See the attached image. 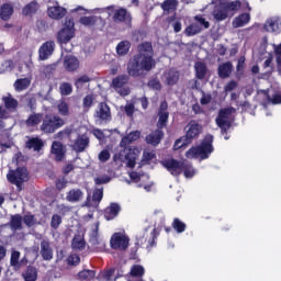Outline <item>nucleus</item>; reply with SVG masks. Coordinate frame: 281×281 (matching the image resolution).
<instances>
[{
    "label": "nucleus",
    "mask_w": 281,
    "mask_h": 281,
    "mask_svg": "<svg viewBox=\"0 0 281 281\" xmlns=\"http://www.w3.org/2000/svg\"><path fill=\"white\" fill-rule=\"evenodd\" d=\"M153 56H155V53L153 52V44L150 42L138 45V54L128 63L127 74L137 78V76H142V71H150L155 67Z\"/></svg>",
    "instance_id": "obj_1"
},
{
    "label": "nucleus",
    "mask_w": 281,
    "mask_h": 281,
    "mask_svg": "<svg viewBox=\"0 0 281 281\" xmlns=\"http://www.w3.org/2000/svg\"><path fill=\"white\" fill-rule=\"evenodd\" d=\"M212 142V135L206 136L200 146L192 147L186 153L187 159H207V157L214 153Z\"/></svg>",
    "instance_id": "obj_2"
},
{
    "label": "nucleus",
    "mask_w": 281,
    "mask_h": 281,
    "mask_svg": "<svg viewBox=\"0 0 281 281\" xmlns=\"http://www.w3.org/2000/svg\"><path fill=\"white\" fill-rule=\"evenodd\" d=\"M240 10V1L221 2L213 10V16L215 21H225L228 16H232Z\"/></svg>",
    "instance_id": "obj_3"
},
{
    "label": "nucleus",
    "mask_w": 281,
    "mask_h": 281,
    "mask_svg": "<svg viewBox=\"0 0 281 281\" xmlns=\"http://www.w3.org/2000/svg\"><path fill=\"white\" fill-rule=\"evenodd\" d=\"M76 36V24L74 19L66 18L64 27L57 34V41L61 45V48L65 49V45Z\"/></svg>",
    "instance_id": "obj_4"
},
{
    "label": "nucleus",
    "mask_w": 281,
    "mask_h": 281,
    "mask_svg": "<svg viewBox=\"0 0 281 281\" xmlns=\"http://www.w3.org/2000/svg\"><path fill=\"white\" fill-rule=\"evenodd\" d=\"M142 155V149L137 147L125 148L119 155L114 156V161H126L127 168H133L137 164V157Z\"/></svg>",
    "instance_id": "obj_5"
},
{
    "label": "nucleus",
    "mask_w": 281,
    "mask_h": 281,
    "mask_svg": "<svg viewBox=\"0 0 281 281\" xmlns=\"http://www.w3.org/2000/svg\"><path fill=\"white\" fill-rule=\"evenodd\" d=\"M236 113V110L234 108H226L224 110H221L217 117L215 119V122L218 127H221V131L223 135L232 128V122H234V114Z\"/></svg>",
    "instance_id": "obj_6"
},
{
    "label": "nucleus",
    "mask_w": 281,
    "mask_h": 281,
    "mask_svg": "<svg viewBox=\"0 0 281 281\" xmlns=\"http://www.w3.org/2000/svg\"><path fill=\"white\" fill-rule=\"evenodd\" d=\"M61 126H65V121L60 116L47 115L43 120L41 131H43V133H55L58 128H61Z\"/></svg>",
    "instance_id": "obj_7"
},
{
    "label": "nucleus",
    "mask_w": 281,
    "mask_h": 281,
    "mask_svg": "<svg viewBox=\"0 0 281 281\" xmlns=\"http://www.w3.org/2000/svg\"><path fill=\"white\" fill-rule=\"evenodd\" d=\"M8 181L10 183H13L16 186L18 190L21 191V183H25V181H29L30 179V173L27 172L26 168H18L16 170H11L7 175Z\"/></svg>",
    "instance_id": "obj_8"
},
{
    "label": "nucleus",
    "mask_w": 281,
    "mask_h": 281,
    "mask_svg": "<svg viewBox=\"0 0 281 281\" xmlns=\"http://www.w3.org/2000/svg\"><path fill=\"white\" fill-rule=\"evenodd\" d=\"M194 21L191 25H189L184 34L188 36H196V34H201L203 27L207 30L210 27V23L201 15H195Z\"/></svg>",
    "instance_id": "obj_9"
},
{
    "label": "nucleus",
    "mask_w": 281,
    "mask_h": 281,
    "mask_svg": "<svg viewBox=\"0 0 281 281\" xmlns=\"http://www.w3.org/2000/svg\"><path fill=\"white\" fill-rule=\"evenodd\" d=\"M128 83V76L121 75L112 80V88L119 95H128L131 93V88L126 85Z\"/></svg>",
    "instance_id": "obj_10"
},
{
    "label": "nucleus",
    "mask_w": 281,
    "mask_h": 281,
    "mask_svg": "<svg viewBox=\"0 0 281 281\" xmlns=\"http://www.w3.org/2000/svg\"><path fill=\"white\" fill-rule=\"evenodd\" d=\"M128 237L122 233L113 234L110 240L112 249H120L121 251H124V249L128 248Z\"/></svg>",
    "instance_id": "obj_11"
},
{
    "label": "nucleus",
    "mask_w": 281,
    "mask_h": 281,
    "mask_svg": "<svg viewBox=\"0 0 281 281\" xmlns=\"http://www.w3.org/2000/svg\"><path fill=\"white\" fill-rule=\"evenodd\" d=\"M98 229H100V222H95L94 225L91 227L89 232L90 236V244L94 249H104L105 244L104 240L100 238V234L98 233Z\"/></svg>",
    "instance_id": "obj_12"
},
{
    "label": "nucleus",
    "mask_w": 281,
    "mask_h": 281,
    "mask_svg": "<svg viewBox=\"0 0 281 281\" xmlns=\"http://www.w3.org/2000/svg\"><path fill=\"white\" fill-rule=\"evenodd\" d=\"M47 15L49 16V19L60 21V19H65V16L67 15V9L61 7L58 2H53L47 8Z\"/></svg>",
    "instance_id": "obj_13"
},
{
    "label": "nucleus",
    "mask_w": 281,
    "mask_h": 281,
    "mask_svg": "<svg viewBox=\"0 0 281 281\" xmlns=\"http://www.w3.org/2000/svg\"><path fill=\"white\" fill-rule=\"evenodd\" d=\"M5 108L0 106V120H5L10 113L8 111H14L16 106H19V102L16 99L12 98V95H7L2 98Z\"/></svg>",
    "instance_id": "obj_14"
},
{
    "label": "nucleus",
    "mask_w": 281,
    "mask_h": 281,
    "mask_svg": "<svg viewBox=\"0 0 281 281\" xmlns=\"http://www.w3.org/2000/svg\"><path fill=\"white\" fill-rule=\"evenodd\" d=\"M161 164L164 168H166L170 172V175H172L173 177H178V175H181V172H183V165L186 162H181L171 158L164 160Z\"/></svg>",
    "instance_id": "obj_15"
},
{
    "label": "nucleus",
    "mask_w": 281,
    "mask_h": 281,
    "mask_svg": "<svg viewBox=\"0 0 281 281\" xmlns=\"http://www.w3.org/2000/svg\"><path fill=\"white\" fill-rule=\"evenodd\" d=\"M203 127L195 121H191L186 127V140L192 143V139H196L198 135H201Z\"/></svg>",
    "instance_id": "obj_16"
},
{
    "label": "nucleus",
    "mask_w": 281,
    "mask_h": 281,
    "mask_svg": "<svg viewBox=\"0 0 281 281\" xmlns=\"http://www.w3.org/2000/svg\"><path fill=\"white\" fill-rule=\"evenodd\" d=\"M148 229L150 227L145 228V231L140 232L136 236V245H144L145 243H148L149 247H153V243H155V228H153L149 233Z\"/></svg>",
    "instance_id": "obj_17"
},
{
    "label": "nucleus",
    "mask_w": 281,
    "mask_h": 281,
    "mask_svg": "<svg viewBox=\"0 0 281 281\" xmlns=\"http://www.w3.org/2000/svg\"><path fill=\"white\" fill-rule=\"evenodd\" d=\"M94 116L101 122H109L111 120V108L106 103L99 104Z\"/></svg>",
    "instance_id": "obj_18"
},
{
    "label": "nucleus",
    "mask_w": 281,
    "mask_h": 281,
    "mask_svg": "<svg viewBox=\"0 0 281 281\" xmlns=\"http://www.w3.org/2000/svg\"><path fill=\"white\" fill-rule=\"evenodd\" d=\"M158 123L157 126L158 128H164L166 126V124H168V117H169V113H168V103L166 101H164L160 104L159 111H158Z\"/></svg>",
    "instance_id": "obj_19"
},
{
    "label": "nucleus",
    "mask_w": 281,
    "mask_h": 281,
    "mask_svg": "<svg viewBox=\"0 0 281 281\" xmlns=\"http://www.w3.org/2000/svg\"><path fill=\"white\" fill-rule=\"evenodd\" d=\"M56 47V44L52 41L44 43L38 50L40 54V60H47L52 54H54V48Z\"/></svg>",
    "instance_id": "obj_20"
},
{
    "label": "nucleus",
    "mask_w": 281,
    "mask_h": 281,
    "mask_svg": "<svg viewBox=\"0 0 281 281\" xmlns=\"http://www.w3.org/2000/svg\"><path fill=\"white\" fill-rule=\"evenodd\" d=\"M71 147L76 153H85L89 148V137L87 135L78 136Z\"/></svg>",
    "instance_id": "obj_21"
},
{
    "label": "nucleus",
    "mask_w": 281,
    "mask_h": 281,
    "mask_svg": "<svg viewBox=\"0 0 281 281\" xmlns=\"http://www.w3.org/2000/svg\"><path fill=\"white\" fill-rule=\"evenodd\" d=\"M280 18H269L263 25V30H266V32L278 34L280 33Z\"/></svg>",
    "instance_id": "obj_22"
},
{
    "label": "nucleus",
    "mask_w": 281,
    "mask_h": 281,
    "mask_svg": "<svg viewBox=\"0 0 281 281\" xmlns=\"http://www.w3.org/2000/svg\"><path fill=\"white\" fill-rule=\"evenodd\" d=\"M50 153L54 155L56 161H63L65 159V146L60 142H53Z\"/></svg>",
    "instance_id": "obj_23"
},
{
    "label": "nucleus",
    "mask_w": 281,
    "mask_h": 281,
    "mask_svg": "<svg viewBox=\"0 0 281 281\" xmlns=\"http://www.w3.org/2000/svg\"><path fill=\"white\" fill-rule=\"evenodd\" d=\"M82 199H85V192L80 189H71L66 193V201L68 203H80Z\"/></svg>",
    "instance_id": "obj_24"
},
{
    "label": "nucleus",
    "mask_w": 281,
    "mask_h": 281,
    "mask_svg": "<svg viewBox=\"0 0 281 281\" xmlns=\"http://www.w3.org/2000/svg\"><path fill=\"white\" fill-rule=\"evenodd\" d=\"M113 21L115 23H131V13L126 9H117L114 11Z\"/></svg>",
    "instance_id": "obj_25"
},
{
    "label": "nucleus",
    "mask_w": 281,
    "mask_h": 281,
    "mask_svg": "<svg viewBox=\"0 0 281 281\" xmlns=\"http://www.w3.org/2000/svg\"><path fill=\"white\" fill-rule=\"evenodd\" d=\"M41 256L44 260H52V258H54V249H52L49 240L47 239L41 243Z\"/></svg>",
    "instance_id": "obj_26"
},
{
    "label": "nucleus",
    "mask_w": 281,
    "mask_h": 281,
    "mask_svg": "<svg viewBox=\"0 0 281 281\" xmlns=\"http://www.w3.org/2000/svg\"><path fill=\"white\" fill-rule=\"evenodd\" d=\"M195 78L198 80H205L210 74L207 66L203 61H196L194 65Z\"/></svg>",
    "instance_id": "obj_27"
},
{
    "label": "nucleus",
    "mask_w": 281,
    "mask_h": 281,
    "mask_svg": "<svg viewBox=\"0 0 281 281\" xmlns=\"http://www.w3.org/2000/svg\"><path fill=\"white\" fill-rule=\"evenodd\" d=\"M120 204L117 203H111L105 210H104V218L106 221H113L119 214H120Z\"/></svg>",
    "instance_id": "obj_28"
},
{
    "label": "nucleus",
    "mask_w": 281,
    "mask_h": 281,
    "mask_svg": "<svg viewBox=\"0 0 281 281\" xmlns=\"http://www.w3.org/2000/svg\"><path fill=\"white\" fill-rule=\"evenodd\" d=\"M14 14V7L10 3H4L0 7V19L2 21H10Z\"/></svg>",
    "instance_id": "obj_29"
},
{
    "label": "nucleus",
    "mask_w": 281,
    "mask_h": 281,
    "mask_svg": "<svg viewBox=\"0 0 281 281\" xmlns=\"http://www.w3.org/2000/svg\"><path fill=\"white\" fill-rule=\"evenodd\" d=\"M64 67L67 71H76L80 67V61L74 56H66L64 60Z\"/></svg>",
    "instance_id": "obj_30"
},
{
    "label": "nucleus",
    "mask_w": 281,
    "mask_h": 281,
    "mask_svg": "<svg viewBox=\"0 0 281 281\" xmlns=\"http://www.w3.org/2000/svg\"><path fill=\"white\" fill-rule=\"evenodd\" d=\"M142 136V133L139 131H135L130 133L127 136L123 137L120 146L122 148H126L128 144H133V142H137V139Z\"/></svg>",
    "instance_id": "obj_31"
},
{
    "label": "nucleus",
    "mask_w": 281,
    "mask_h": 281,
    "mask_svg": "<svg viewBox=\"0 0 281 281\" xmlns=\"http://www.w3.org/2000/svg\"><path fill=\"white\" fill-rule=\"evenodd\" d=\"M249 21H251V15L249 13H243L233 20V27H245Z\"/></svg>",
    "instance_id": "obj_32"
},
{
    "label": "nucleus",
    "mask_w": 281,
    "mask_h": 281,
    "mask_svg": "<svg viewBox=\"0 0 281 281\" xmlns=\"http://www.w3.org/2000/svg\"><path fill=\"white\" fill-rule=\"evenodd\" d=\"M164 138V132L161 130H157L153 132L146 137L147 144H151L153 146H157L161 139Z\"/></svg>",
    "instance_id": "obj_33"
},
{
    "label": "nucleus",
    "mask_w": 281,
    "mask_h": 281,
    "mask_svg": "<svg viewBox=\"0 0 281 281\" xmlns=\"http://www.w3.org/2000/svg\"><path fill=\"white\" fill-rule=\"evenodd\" d=\"M164 78L167 85H177L179 82V72L177 70H169L165 72Z\"/></svg>",
    "instance_id": "obj_34"
},
{
    "label": "nucleus",
    "mask_w": 281,
    "mask_h": 281,
    "mask_svg": "<svg viewBox=\"0 0 281 281\" xmlns=\"http://www.w3.org/2000/svg\"><path fill=\"white\" fill-rule=\"evenodd\" d=\"M261 93H263V95H266L267 98V102L263 103L265 106H267V104H281V93L280 92H276L272 98L269 97V94H267V90H261Z\"/></svg>",
    "instance_id": "obj_35"
},
{
    "label": "nucleus",
    "mask_w": 281,
    "mask_h": 281,
    "mask_svg": "<svg viewBox=\"0 0 281 281\" xmlns=\"http://www.w3.org/2000/svg\"><path fill=\"white\" fill-rule=\"evenodd\" d=\"M232 74V63H224L218 67V76L220 78H229Z\"/></svg>",
    "instance_id": "obj_36"
},
{
    "label": "nucleus",
    "mask_w": 281,
    "mask_h": 281,
    "mask_svg": "<svg viewBox=\"0 0 281 281\" xmlns=\"http://www.w3.org/2000/svg\"><path fill=\"white\" fill-rule=\"evenodd\" d=\"M130 49H131V42L123 41L117 44L116 54H119V56H126Z\"/></svg>",
    "instance_id": "obj_37"
},
{
    "label": "nucleus",
    "mask_w": 281,
    "mask_h": 281,
    "mask_svg": "<svg viewBox=\"0 0 281 281\" xmlns=\"http://www.w3.org/2000/svg\"><path fill=\"white\" fill-rule=\"evenodd\" d=\"M23 278L25 281H36L38 278V272L36 271V268L29 267L23 273Z\"/></svg>",
    "instance_id": "obj_38"
},
{
    "label": "nucleus",
    "mask_w": 281,
    "mask_h": 281,
    "mask_svg": "<svg viewBox=\"0 0 281 281\" xmlns=\"http://www.w3.org/2000/svg\"><path fill=\"white\" fill-rule=\"evenodd\" d=\"M41 122H43V114H31L26 120V126H38Z\"/></svg>",
    "instance_id": "obj_39"
},
{
    "label": "nucleus",
    "mask_w": 281,
    "mask_h": 281,
    "mask_svg": "<svg viewBox=\"0 0 281 281\" xmlns=\"http://www.w3.org/2000/svg\"><path fill=\"white\" fill-rule=\"evenodd\" d=\"M36 10H38V3L30 2L23 8L22 14L24 16H32V14H35Z\"/></svg>",
    "instance_id": "obj_40"
},
{
    "label": "nucleus",
    "mask_w": 281,
    "mask_h": 281,
    "mask_svg": "<svg viewBox=\"0 0 281 281\" xmlns=\"http://www.w3.org/2000/svg\"><path fill=\"white\" fill-rule=\"evenodd\" d=\"M26 146L33 150H41L43 148V140L41 138H31L26 143Z\"/></svg>",
    "instance_id": "obj_41"
},
{
    "label": "nucleus",
    "mask_w": 281,
    "mask_h": 281,
    "mask_svg": "<svg viewBox=\"0 0 281 281\" xmlns=\"http://www.w3.org/2000/svg\"><path fill=\"white\" fill-rule=\"evenodd\" d=\"M178 2L177 0H166L161 4V9L165 12H172L173 10H177Z\"/></svg>",
    "instance_id": "obj_42"
},
{
    "label": "nucleus",
    "mask_w": 281,
    "mask_h": 281,
    "mask_svg": "<svg viewBox=\"0 0 281 281\" xmlns=\"http://www.w3.org/2000/svg\"><path fill=\"white\" fill-rule=\"evenodd\" d=\"M22 223H23V217H21V215H13L11 217V229H13L14 232H16V229H21L22 227Z\"/></svg>",
    "instance_id": "obj_43"
},
{
    "label": "nucleus",
    "mask_w": 281,
    "mask_h": 281,
    "mask_svg": "<svg viewBox=\"0 0 281 281\" xmlns=\"http://www.w3.org/2000/svg\"><path fill=\"white\" fill-rule=\"evenodd\" d=\"M21 258V252L13 250L11 254V267H14V269H21V263L19 262Z\"/></svg>",
    "instance_id": "obj_44"
},
{
    "label": "nucleus",
    "mask_w": 281,
    "mask_h": 281,
    "mask_svg": "<svg viewBox=\"0 0 281 281\" xmlns=\"http://www.w3.org/2000/svg\"><path fill=\"white\" fill-rule=\"evenodd\" d=\"M14 87L16 91H23L30 87V79L24 78L15 81Z\"/></svg>",
    "instance_id": "obj_45"
},
{
    "label": "nucleus",
    "mask_w": 281,
    "mask_h": 281,
    "mask_svg": "<svg viewBox=\"0 0 281 281\" xmlns=\"http://www.w3.org/2000/svg\"><path fill=\"white\" fill-rule=\"evenodd\" d=\"M144 273H145L144 267H142L139 265H135L131 268L132 278H142V276H144Z\"/></svg>",
    "instance_id": "obj_46"
},
{
    "label": "nucleus",
    "mask_w": 281,
    "mask_h": 281,
    "mask_svg": "<svg viewBox=\"0 0 281 281\" xmlns=\"http://www.w3.org/2000/svg\"><path fill=\"white\" fill-rule=\"evenodd\" d=\"M182 170H183L184 177L187 179H192V177L196 175V170H194V168H192V165H188L186 162L182 166Z\"/></svg>",
    "instance_id": "obj_47"
},
{
    "label": "nucleus",
    "mask_w": 281,
    "mask_h": 281,
    "mask_svg": "<svg viewBox=\"0 0 281 281\" xmlns=\"http://www.w3.org/2000/svg\"><path fill=\"white\" fill-rule=\"evenodd\" d=\"M98 19L95 16H82L79 22L81 25H86L87 27H91L92 25H95V22Z\"/></svg>",
    "instance_id": "obj_48"
},
{
    "label": "nucleus",
    "mask_w": 281,
    "mask_h": 281,
    "mask_svg": "<svg viewBox=\"0 0 281 281\" xmlns=\"http://www.w3.org/2000/svg\"><path fill=\"white\" fill-rule=\"evenodd\" d=\"M57 109L60 115H69V104L65 101H59L57 103Z\"/></svg>",
    "instance_id": "obj_49"
},
{
    "label": "nucleus",
    "mask_w": 281,
    "mask_h": 281,
    "mask_svg": "<svg viewBox=\"0 0 281 281\" xmlns=\"http://www.w3.org/2000/svg\"><path fill=\"white\" fill-rule=\"evenodd\" d=\"M172 227L176 229V232H178V234L186 232V223L179 221V218L173 220Z\"/></svg>",
    "instance_id": "obj_50"
},
{
    "label": "nucleus",
    "mask_w": 281,
    "mask_h": 281,
    "mask_svg": "<svg viewBox=\"0 0 281 281\" xmlns=\"http://www.w3.org/2000/svg\"><path fill=\"white\" fill-rule=\"evenodd\" d=\"M80 280H93L95 272L93 270H82L79 272Z\"/></svg>",
    "instance_id": "obj_51"
},
{
    "label": "nucleus",
    "mask_w": 281,
    "mask_h": 281,
    "mask_svg": "<svg viewBox=\"0 0 281 281\" xmlns=\"http://www.w3.org/2000/svg\"><path fill=\"white\" fill-rule=\"evenodd\" d=\"M98 159L101 164H106V161L111 159V151H109V149L101 150L98 155Z\"/></svg>",
    "instance_id": "obj_52"
},
{
    "label": "nucleus",
    "mask_w": 281,
    "mask_h": 281,
    "mask_svg": "<svg viewBox=\"0 0 281 281\" xmlns=\"http://www.w3.org/2000/svg\"><path fill=\"white\" fill-rule=\"evenodd\" d=\"M72 248L74 249H85V239L80 236H76L72 239Z\"/></svg>",
    "instance_id": "obj_53"
},
{
    "label": "nucleus",
    "mask_w": 281,
    "mask_h": 281,
    "mask_svg": "<svg viewBox=\"0 0 281 281\" xmlns=\"http://www.w3.org/2000/svg\"><path fill=\"white\" fill-rule=\"evenodd\" d=\"M59 89L61 95H71V91H74L70 83H61Z\"/></svg>",
    "instance_id": "obj_54"
},
{
    "label": "nucleus",
    "mask_w": 281,
    "mask_h": 281,
    "mask_svg": "<svg viewBox=\"0 0 281 281\" xmlns=\"http://www.w3.org/2000/svg\"><path fill=\"white\" fill-rule=\"evenodd\" d=\"M155 159V151L153 150H145L143 154V164H148V161H153Z\"/></svg>",
    "instance_id": "obj_55"
},
{
    "label": "nucleus",
    "mask_w": 281,
    "mask_h": 281,
    "mask_svg": "<svg viewBox=\"0 0 281 281\" xmlns=\"http://www.w3.org/2000/svg\"><path fill=\"white\" fill-rule=\"evenodd\" d=\"M61 223H63V218L60 217V215H53L50 227H53V229H58Z\"/></svg>",
    "instance_id": "obj_56"
},
{
    "label": "nucleus",
    "mask_w": 281,
    "mask_h": 281,
    "mask_svg": "<svg viewBox=\"0 0 281 281\" xmlns=\"http://www.w3.org/2000/svg\"><path fill=\"white\" fill-rule=\"evenodd\" d=\"M87 82H89V77L81 76L80 78H78L75 82L77 89H82V87H85V85H87Z\"/></svg>",
    "instance_id": "obj_57"
},
{
    "label": "nucleus",
    "mask_w": 281,
    "mask_h": 281,
    "mask_svg": "<svg viewBox=\"0 0 281 281\" xmlns=\"http://www.w3.org/2000/svg\"><path fill=\"white\" fill-rule=\"evenodd\" d=\"M114 273H115V270H113V269H110V270H108L105 272H102L100 274V280L101 281H110Z\"/></svg>",
    "instance_id": "obj_58"
},
{
    "label": "nucleus",
    "mask_w": 281,
    "mask_h": 281,
    "mask_svg": "<svg viewBox=\"0 0 281 281\" xmlns=\"http://www.w3.org/2000/svg\"><path fill=\"white\" fill-rule=\"evenodd\" d=\"M67 263L76 267V265H80V257L78 255H71L68 257Z\"/></svg>",
    "instance_id": "obj_59"
},
{
    "label": "nucleus",
    "mask_w": 281,
    "mask_h": 281,
    "mask_svg": "<svg viewBox=\"0 0 281 281\" xmlns=\"http://www.w3.org/2000/svg\"><path fill=\"white\" fill-rule=\"evenodd\" d=\"M103 194H104V191L102 189L94 190L92 195L93 201L97 203H100V201H102Z\"/></svg>",
    "instance_id": "obj_60"
},
{
    "label": "nucleus",
    "mask_w": 281,
    "mask_h": 281,
    "mask_svg": "<svg viewBox=\"0 0 281 281\" xmlns=\"http://www.w3.org/2000/svg\"><path fill=\"white\" fill-rule=\"evenodd\" d=\"M212 102V94L202 92V97L200 99V104L205 105Z\"/></svg>",
    "instance_id": "obj_61"
},
{
    "label": "nucleus",
    "mask_w": 281,
    "mask_h": 281,
    "mask_svg": "<svg viewBox=\"0 0 281 281\" xmlns=\"http://www.w3.org/2000/svg\"><path fill=\"white\" fill-rule=\"evenodd\" d=\"M23 221L25 225H27V227H32L33 225H36V218H34V215H25Z\"/></svg>",
    "instance_id": "obj_62"
},
{
    "label": "nucleus",
    "mask_w": 281,
    "mask_h": 281,
    "mask_svg": "<svg viewBox=\"0 0 281 281\" xmlns=\"http://www.w3.org/2000/svg\"><path fill=\"white\" fill-rule=\"evenodd\" d=\"M187 144H190L188 143L187 138H186V142L183 140V138H179L176 140L173 145V150H179L180 148L186 147Z\"/></svg>",
    "instance_id": "obj_63"
},
{
    "label": "nucleus",
    "mask_w": 281,
    "mask_h": 281,
    "mask_svg": "<svg viewBox=\"0 0 281 281\" xmlns=\"http://www.w3.org/2000/svg\"><path fill=\"white\" fill-rule=\"evenodd\" d=\"M148 87H150V89H155V91H159V89H161V82L157 79H153L148 82Z\"/></svg>",
    "instance_id": "obj_64"
}]
</instances>
